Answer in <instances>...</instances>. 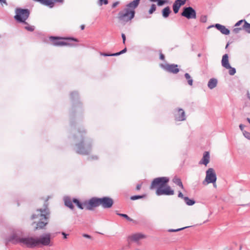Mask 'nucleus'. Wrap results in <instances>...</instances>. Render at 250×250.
Instances as JSON below:
<instances>
[{"instance_id":"f257e3e1","label":"nucleus","mask_w":250,"mask_h":250,"mask_svg":"<svg viewBox=\"0 0 250 250\" xmlns=\"http://www.w3.org/2000/svg\"><path fill=\"white\" fill-rule=\"evenodd\" d=\"M21 235L22 232L21 231L18 229L14 230L11 235L7 238L6 241L7 242H11L14 244L20 243L30 248L37 246L36 238L32 237L21 238Z\"/></svg>"},{"instance_id":"f03ea898","label":"nucleus","mask_w":250,"mask_h":250,"mask_svg":"<svg viewBox=\"0 0 250 250\" xmlns=\"http://www.w3.org/2000/svg\"><path fill=\"white\" fill-rule=\"evenodd\" d=\"M84 131H79L75 135L74 138L76 141H80V143L76 144V152L77 153L82 155H87L91 150V143L89 140H84L83 134Z\"/></svg>"},{"instance_id":"7ed1b4c3","label":"nucleus","mask_w":250,"mask_h":250,"mask_svg":"<svg viewBox=\"0 0 250 250\" xmlns=\"http://www.w3.org/2000/svg\"><path fill=\"white\" fill-rule=\"evenodd\" d=\"M140 0H134L127 4L125 8L119 13V19L125 22L131 20L134 17L135 9L138 6Z\"/></svg>"},{"instance_id":"20e7f679","label":"nucleus","mask_w":250,"mask_h":250,"mask_svg":"<svg viewBox=\"0 0 250 250\" xmlns=\"http://www.w3.org/2000/svg\"><path fill=\"white\" fill-rule=\"evenodd\" d=\"M49 215V211L47 205H44V208L37 209L36 213L32 216V219H37L38 222L36 225L35 230L43 229L48 224V219Z\"/></svg>"},{"instance_id":"39448f33","label":"nucleus","mask_w":250,"mask_h":250,"mask_svg":"<svg viewBox=\"0 0 250 250\" xmlns=\"http://www.w3.org/2000/svg\"><path fill=\"white\" fill-rule=\"evenodd\" d=\"M15 20L18 22L26 23L30 15V11L27 9L17 8L15 10Z\"/></svg>"},{"instance_id":"423d86ee","label":"nucleus","mask_w":250,"mask_h":250,"mask_svg":"<svg viewBox=\"0 0 250 250\" xmlns=\"http://www.w3.org/2000/svg\"><path fill=\"white\" fill-rule=\"evenodd\" d=\"M169 181V178L167 177H161L155 178L152 182L150 189H153L158 187H162Z\"/></svg>"},{"instance_id":"0eeeda50","label":"nucleus","mask_w":250,"mask_h":250,"mask_svg":"<svg viewBox=\"0 0 250 250\" xmlns=\"http://www.w3.org/2000/svg\"><path fill=\"white\" fill-rule=\"evenodd\" d=\"M216 179L217 177L214 169L212 168H209L206 171V177L203 181V184L207 185L210 183H214L216 182Z\"/></svg>"},{"instance_id":"6e6552de","label":"nucleus","mask_w":250,"mask_h":250,"mask_svg":"<svg viewBox=\"0 0 250 250\" xmlns=\"http://www.w3.org/2000/svg\"><path fill=\"white\" fill-rule=\"evenodd\" d=\"M36 241L37 246L39 245L43 246H51V234L49 233L43 234L39 237L36 238Z\"/></svg>"},{"instance_id":"1a4fd4ad","label":"nucleus","mask_w":250,"mask_h":250,"mask_svg":"<svg viewBox=\"0 0 250 250\" xmlns=\"http://www.w3.org/2000/svg\"><path fill=\"white\" fill-rule=\"evenodd\" d=\"M99 199L97 197H93L88 201L84 202V206L85 209L89 210H93L95 208L100 206Z\"/></svg>"},{"instance_id":"9d476101","label":"nucleus","mask_w":250,"mask_h":250,"mask_svg":"<svg viewBox=\"0 0 250 250\" xmlns=\"http://www.w3.org/2000/svg\"><path fill=\"white\" fill-rule=\"evenodd\" d=\"M50 40L53 41V44L55 46H64V45H67L69 44L67 43L66 42H63V41H58L59 40L61 39H63V40H72L75 42H78V40L74 38H60L58 37H54V36H51L50 37Z\"/></svg>"},{"instance_id":"9b49d317","label":"nucleus","mask_w":250,"mask_h":250,"mask_svg":"<svg viewBox=\"0 0 250 250\" xmlns=\"http://www.w3.org/2000/svg\"><path fill=\"white\" fill-rule=\"evenodd\" d=\"M182 16L185 17L188 19H195L196 18L195 10L191 7H184L183 11L181 13Z\"/></svg>"},{"instance_id":"f8f14e48","label":"nucleus","mask_w":250,"mask_h":250,"mask_svg":"<svg viewBox=\"0 0 250 250\" xmlns=\"http://www.w3.org/2000/svg\"><path fill=\"white\" fill-rule=\"evenodd\" d=\"M174 193V190L169 186L158 187L156 190V194L158 196L162 195H172Z\"/></svg>"},{"instance_id":"ddd939ff","label":"nucleus","mask_w":250,"mask_h":250,"mask_svg":"<svg viewBox=\"0 0 250 250\" xmlns=\"http://www.w3.org/2000/svg\"><path fill=\"white\" fill-rule=\"evenodd\" d=\"M100 206H101L104 208H110L113 204V200L112 198L108 197H104L99 198Z\"/></svg>"},{"instance_id":"4468645a","label":"nucleus","mask_w":250,"mask_h":250,"mask_svg":"<svg viewBox=\"0 0 250 250\" xmlns=\"http://www.w3.org/2000/svg\"><path fill=\"white\" fill-rule=\"evenodd\" d=\"M161 66L167 71L173 74H177L179 72V69L178 65L175 64H161Z\"/></svg>"},{"instance_id":"2eb2a0df","label":"nucleus","mask_w":250,"mask_h":250,"mask_svg":"<svg viewBox=\"0 0 250 250\" xmlns=\"http://www.w3.org/2000/svg\"><path fill=\"white\" fill-rule=\"evenodd\" d=\"M175 120L178 121H183L186 119L185 113L182 108H179L175 111Z\"/></svg>"},{"instance_id":"dca6fc26","label":"nucleus","mask_w":250,"mask_h":250,"mask_svg":"<svg viewBox=\"0 0 250 250\" xmlns=\"http://www.w3.org/2000/svg\"><path fill=\"white\" fill-rule=\"evenodd\" d=\"M146 237V235L141 233H134L128 236L127 241L128 242L133 241L137 242L140 240L145 238Z\"/></svg>"},{"instance_id":"f3484780","label":"nucleus","mask_w":250,"mask_h":250,"mask_svg":"<svg viewBox=\"0 0 250 250\" xmlns=\"http://www.w3.org/2000/svg\"><path fill=\"white\" fill-rule=\"evenodd\" d=\"M35 1L40 2L41 3L48 6L50 7H53L54 2H59L62 3L63 0H34Z\"/></svg>"},{"instance_id":"a211bd4d","label":"nucleus","mask_w":250,"mask_h":250,"mask_svg":"<svg viewBox=\"0 0 250 250\" xmlns=\"http://www.w3.org/2000/svg\"><path fill=\"white\" fill-rule=\"evenodd\" d=\"M210 161V155L208 151H205L203 157L199 162V165H204L207 166Z\"/></svg>"},{"instance_id":"6ab92c4d","label":"nucleus","mask_w":250,"mask_h":250,"mask_svg":"<svg viewBox=\"0 0 250 250\" xmlns=\"http://www.w3.org/2000/svg\"><path fill=\"white\" fill-rule=\"evenodd\" d=\"M184 4L185 3L184 1H182L181 0H176L172 5V8L174 13L175 14L177 13L179 11L180 7Z\"/></svg>"},{"instance_id":"aec40b11","label":"nucleus","mask_w":250,"mask_h":250,"mask_svg":"<svg viewBox=\"0 0 250 250\" xmlns=\"http://www.w3.org/2000/svg\"><path fill=\"white\" fill-rule=\"evenodd\" d=\"M221 62L222 66L226 69H229V68L230 67V65L229 62V57L228 54H225L223 56Z\"/></svg>"},{"instance_id":"412c9836","label":"nucleus","mask_w":250,"mask_h":250,"mask_svg":"<svg viewBox=\"0 0 250 250\" xmlns=\"http://www.w3.org/2000/svg\"><path fill=\"white\" fill-rule=\"evenodd\" d=\"M217 83L218 81L216 79H210L208 82V86L209 89H212L217 86Z\"/></svg>"},{"instance_id":"4be33fe9","label":"nucleus","mask_w":250,"mask_h":250,"mask_svg":"<svg viewBox=\"0 0 250 250\" xmlns=\"http://www.w3.org/2000/svg\"><path fill=\"white\" fill-rule=\"evenodd\" d=\"M171 10L169 7L167 6L163 9L162 16L164 18H167L169 16Z\"/></svg>"},{"instance_id":"5701e85b","label":"nucleus","mask_w":250,"mask_h":250,"mask_svg":"<svg viewBox=\"0 0 250 250\" xmlns=\"http://www.w3.org/2000/svg\"><path fill=\"white\" fill-rule=\"evenodd\" d=\"M220 32L224 35H229L230 31L229 29L227 28L225 26L220 24Z\"/></svg>"},{"instance_id":"b1692460","label":"nucleus","mask_w":250,"mask_h":250,"mask_svg":"<svg viewBox=\"0 0 250 250\" xmlns=\"http://www.w3.org/2000/svg\"><path fill=\"white\" fill-rule=\"evenodd\" d=\"M65 205L71 209H73L74 206L72 204V202L70 198L66 197L64 198Z\"/></svg>"},{"instance_id":"393cba45","label":"nucleus","mask_w":250,"mask_h":250,"mask_svg":"<svg viewBox=\"0 0 250 250\" xmlns=\"http://www.w3.org/2000/svg\"><path fill=\"white\" fill-rule=\"evenodd\" d=\"M184 200L186 203V204L188 206H192L194 205L195 203V201L192 199H190L188 197H185L184 198Z\"/></svg>"},{"instance_id":"a878e982","label":"nucleus","mask_w":250,"mask_h":250,"mask_svg":"<svg viewBox=\"0 0 250 250\" xmlns=\"http://www.w3.org/2000/svg\"><path fill=\"white\" fill-rule=\"evenodd\" d=\"M185 77L186 79L188 80V84L190 86L192 85L193 80H192V78L191 77V76H190V75L188 73H186L185 74Z\"/></svg>"},{"instance_id":"bb28decb","label":"nucleus","mask_w":250,"mask_h":250,"mask_svg":"<svg viewBox=\"0 0 250 250\" xmlns=\"http://www.w3.org/2000/svg\"><path fill=\"white\" fill-rule=\"evenodd\" d=\"M243 29L245 30L246 32L250 34V23L245 21V23L243 25Z\"/></svg>"},{"instance_id":"cd10ccee","label":"nucleus","mask_w":250,"mask_h":250,"mask_svg":"<svg viewBox=\"0 0 250 250\" xmlns=\"http://www.w3.org/2000/svg\"><path fill=\"white\" fill-rule=\"evenodd\" d=\"M173 182L178 185L179 187H180L182 188H184V187H183V184L181 181V180L178 178H176L175 177L173 179Z\"/></svg>"},{"instance_id":"c85d7f7f","label":"nucleus","mask_w":250,"mask_h":250,"mask_svg":"<svg viewBox=\"0 0 250 250\" xmlns=\"http://www.w3.org/2000/svg\"><path fill=\"white\" fill-rule=\"evenodd\" d=\"M24 24H25V26H24V28L29 31H33L35 29V27L34 26L30 25L27 22H26V23H23Z\"/></svg>"},{"instance_id":"c756f323","label":"nucleus","mask_w":250,"mask_h":250,"mask_svg":"<svg viewBox=\"0 0 250 250\" xmlns=\"http://www.w3.org/2000/svg\"><path fill=\"white\" fill-rule=\"evenodd\" d=\"M117 215H118L120 216L123 217L125 218L126 219H127L128 221H132V219L130 218L127 215L125 214H123V213H117Z\"/></svg>"},{"instance_id":"7c9ffc66","label":"nucleus","mask_w":250,"mask_h":250,"mask_svg":"<svg viewBox=\"0 0 250 250\" xmlns=\"http://www.w3.org/2000/svg\"><path fill=\"white\" fill-rule=\"evenodd\" d=\"M145 197V195H134L130 197V199L132 200H135L139 199H141Z\"/></svg>"},{"instance_id":"2f4dec72","label":"nucleus","mask_w":250,"mask_h":250,"mask_svg":"<svg viewBox=\"0 0 250 250\" xmlns=\"http://www.w3.org/2000/svg\"><path fill=\"white\" fill-rule=\"evenodd\" d=\"M188 228V227H183L182 228L178 229H169L168 230V232H177L182 230L186 228Z\"/></svg>"},{"instance_id":"473e14b6","label":"nucleus","mask_w":250,"mask_h":250,"mask_svg":"<svg viewBox=\"0 0 250 250\" xmlns=\"http://www.w3.org/2000/svg\"><path fill=\"white\" fill-rule=\"evenodd\" d=\"M229 73L230 75H234L236 73V70L235 68L230 66V68H229Z\"/></svg>"},{"instance_id":"72a5a7b5","label":"nucleus","mask_w":250,"mask_h":250,"mask_svg":"<svg viewBox=\"0 0 250 250\" xmlns=\"http://www.w3.org/2000/svg\"><path fill=\"white\" fill-rule=\"evenodd\" d=\"M156 5L154 4H152L151 5L150 9L149 10V13L150 14H152L156 10Z\"/></svg>"},{"instance_id":"f704fd0d","label":"nucleus","mask_w":250,"mask_h":250,"mask_svg":"<svg viewBox=\"0 0 250 250\" xmlns=\"http://www.w3.org/2000/svg\"><path fill=\"white\" fill-rule=\"evenodd\" d=\"M242 29H243V26L242 27H236L233 29L232 32L234 33L235 34H237L239 33V32Z\"/></svg>"},{"instance_id":"c9c22d12","label":"nucleus","mask_w":250,"mask_h":250,"mask_svg":"<svg viewBox=\"0 0 250 250\" xmlns=\"http://www.w3.org/2000/svg\"><path fill=\"white\" fill-rule=\"evenodd\" d=\"M107 3H108L107 0H99V3H98V4L100 6L102 5L103 4L106 5Z\"/></svg>"},{"instance_id":"e433bc0d","label":"nucleus","mask_w":250,"mask_h":250,"mask_svg":"<svg viewBox=\"0 0 250 250\" xmlns=\"http://www.w3.org/2000/svg\"><path fill=\"white\" fill-rule=\"evenodd\" d=\"M71 97L72 99H74V98H77L78 97V94L77 92H73L71 93Z\"/></svg>"},{"instance_id":"4c0bfd02","label":"nucleus","mask_w":250,"mask_h":250,"mask_svg":"<svg viewBox=\"0 0 250 250\" xmlns=\"http://www.w3.org/2000/svg\"><path fill=\"white\" fill-rule=\"evenodd\" d=\"M126 52V48H125L123 50H122V51H120L119 52L114 53V55H115V56H118V55H120L121 54H122L123 53H125Z\"/></svg>"},{"instance_id":"58836bf2","label":"nucleus","mask_w":250,"mask_h":250,"mask_svg":"<svg viewBox=\"0 0 250 250\" xmlns=\"http://www.w3.org/2000/svg\"><path fill=\"white\" fill-rule=\"evenodd\" d=\"M243 135L244 136L247 138L248 139L250 140V133L246 131H243Z\"/></svg>"},{"instance_id":"ea45409f","label":"nucleus","mask_w":250,"mask_h":250,"mask_svg":"<svg viewBox=\"0 0 250 250\" xmlns=\"http://www.w3.org/2000/svg\"><path fill=\"white\" fill-rule=\"evenodd\" d=\"M77 206L79 208H80L81 209H83L84 208L85 209V207L84 206V202L83 203H81V202H80V203L78 205H77Z\"/></svg>"},{"instance_id":"a19ab883","label":"nucleus","mask_w":250,"mask_h":250,"mask_svg":"<svg viewBox=\"0 0 250 250\" xmlns=\"http://www.w3.org/2000/svg\"><path fill=\"white\" fill-rule=\"evenodd\" d=\"M245 21H246L245 20H242L239 21L238 22H237L235 23V26H239L241 24V23L242 22H244V23Z\"/></svg>"},{"instance_id":"79ce46f5","label":"nucleus","mask_w":250,"mask_h":250,"mask_svg":"<svg viewBox=\"0 0 250 250\" xmlns=\"http://www.w3.org/2000/svg\"><path fill=\"white\" fill-rule=\"evenodd\" d=\"M101 55L102 56H115V55H114V53L113 54H108V53H101Z\"/></svg>"},{"instance_id":"37998d69","label":"nucleus","mask_w":250,"mask_h":250,"mask_svg":"<svg viewBox=\"0 0 250 250\" xmlns=\"http://www.w3.org/2000/svg\"><path fill=\"white\" fill-rule=\"evenodd\" d=\"M157 1H158V5L159 6H162L166 2V1L164 0H158Z\"/></svg>"},{"instance_id":"c03bdc74","label":"nucleus","mask_w":250,"mask_h":250,"mask_svg":"<svg viewBox=\"0 0 250 250\" xmlns=\"http://www.w3.org/2000/svg\"><path fill=\"white\" fill-rule=\"evenodd\" d=\"M0 3L2 6H3V4H4L5 5H8L6 0H0Z\"/></svg>"},{"instance_id":"a18cd8bd","label":"nucleus","mask_w":250,"mask_h":250,"mask_svg":"<svg viewBox=\"0 0 250 250\" xmlns=\"http://www.w3.org/2000/svg\"><path fill=\"white\" fill-rule=\"evenodd\" d=\"M207 18L206 16H204L201 17V22H206L207 21Z\"/></svg>"},{"instance_id":"49530a36","label":"nucleus","mask_w":250,"mask_h":250,"mask_svg":"<svg viewBox=\"0 0 250 250\" xmlns=\"http://www.w3.org/2000/svg\"><path fill=\"white\" fill-rule=\"evenodd\" d=\"M214 26L216 28V29L219 30V23H216V24H215V25H210V26H208V29H209L211 27H213Z\"/></svg>"},{"instance_id":"de8ad7c7","label":"nucleus","mask_w":250,"mask_h":250,"mask_svg":"<svg viewBox=\"0 0 250 250\" xmlns=\"http://www.w3.org/2000/svg\"><path fill=\"white\" fill-rule=\"evenodd\" d=\"M122 38L123 39V43L125 44V42L126 38H125V35L124 34H123V33L122 34Z\"/></svg>"},{"instance_id":"09e8293b","label":"nucleus","mask_w":250,"mask_h":250,"mask_svg":"<svg viewBox=\"0 0 250 250\" xmlns=\"http://www.w3.org/2000/svg\"><path fill=\"white\" fill-rule=\"evenodd\" d=\"M73 203L76 204V205H78L80 203V201L77 199H73Z\"/></svg>"},{"instance_id":"8fccbe9b","label":"nucleus","mask_w":250,"mask_h":250,"mask_svg":"<svg viewBox=\"0 0 250 250\" xmlns=\"http://www.w3.org/2000/svg\"><path fill=\"white\" fill-rule=\"evenodd\" d=\"M244 127H245V125H243V124H240V125H239V128H240V129H241V130L243 132V131H244Z\"/></svg>"},{"instance_id":"3c124183","label":"nucleus","mask_w":250,"mask_h":250,"mask_svg":"<svg viewBox=\"0 0 250 250\" xmlns=\"http://www.w3.org/2000/svg\"><path fill=\"white\" fill-rule=\"evenodd\" d=\"M178 197L179 198H183V199H184V198L185 197H184V195H183V193L181 192H180V191L179 192Z\"/></svg>"},{"instance_id":"603ef678","label":"nucleus","mask_w":250,"mask_h":250,"mask_svg":"<svg viewBox=\"0 0 250 250\" xmlns=\"http://www.w3.org/2000/svg\"><path fill=\"white\" fill-rule=\"evenodd\" d=\"M119 4V2L118 1H116L114 3H113L112 4V8H115Z\"/></svg>"},{"instance_id":"864d4df0","label":"nucleus","mask_w":250,"mask_h":250,"mask_svg":"<svg viewBox=\"0 0 250 250\" xmlns=\"http://www.w3.org/2000/svg\"><path fill=\"white\" fill-rule=\"evenodd\" d=\"M83 236L84 237H85V238H89V239H90L91 238V237L90 235H89L88 234H83Z\"/></svg>"},{"instance_id":"5fc2aeb1","label":"nucleus","mask_w":250,"mask_h":250,"mask_svg":"<svg viewBox=\"0 0 250 250\" xmlns=\"http://www.w3.org/2000/svg\"><path fill=\"white\" fill-rule=\"evenodd\" d=\"M164 58H165V56L163 54L161 53L160 55V59L162 60H164Z\"/></svg>"},{"instance_id":"6e6d98bb","label":"nucleus","mask_w":250,"mask_h":250,"mask_svg":"<svg viewBox=\"0 0 250 250\" xmlns=\"http://www.w3.org/2000/svg\"><path fill=\"white\" fill-rule=\"evenodd\" d=\"M141 185L138 184V185H137V186H136V189L137 190H140L141 189Z\"/></svg>"},{"instance_id":"4d7b16f0","label":"nucleus","mask_w":250,"mask_h":250,"mask_svg":"<svg viewBox=\"0 0 250 250\" xmlns=\"http://www.w3.org/2000/svg\"><path fill=\"white\" fill-rule=\"evenodd\" d=\"M62 235L63 236V238H64V239H66V238H67V234H66V233H65V232H62Z\"/></svg>"},{"instance_id":"13d9d810","label":"nucleus","mask_w":250,"mask_h":250,"mask_svg":"<svg viewBox=\"0 0 250 250\" xmlns=\"http://www.w3.org/2000/svg\"><path fill=\"white\" fill-rule=\"evenodd\" d=\"M85 26L83 24L81 25V28L82 30H83L84 29Z\"/></svg>"},{"instance_id":"bf43d9fd","label":"nucleus","mask_w":250,"mask_h":250,"mask_svg":"<svg viewBox=\"0 0 250 250\" xmlns=\"http://www.w3.org/2000/svg\"><path fill=\"white\" fill-rule=\"evenodd\" d=\"M247 121L249 122V123H250V118H248L247 119Z\"/></svg>"},{"instance_id":"052dcab7","label":"nucleus","mask_w":250,"mask_h":250,"mask_svg":"<svg viewBox=\"0 0 250 250\" xmlns=\"http://www.w3.org/2000/svg\"><path fill=\"white\" fill-rule=\"evenodd\" d=\"M149 0L151 1H152V2H155V1H157L158 0Z\"/></svg>"},{"instance_id":"680f3d73","label":"nucleus","mask_w":250,"mask_h":250,"mask_svg":"<svg viewBox=\"0 0 250 250\" xmlns=\"http://www.w3.org/2000/svg\"><path fill=\"white\" fill-rule=\"evenodd\" d=\"M213 186L215 188H216L217 187V186L215 184V183H213Z\"/></svg>"},{"instance_id":"e2e57ef3","label":"nucleus","mask_w":250,"mask_h":250,"mask_svg":"<svg viewBox=\"0 0 250 250\" xmlns=\"http://www.w3.org/2000/svg\"><path fill=\"white\" fill-rule=\"evenodd\" d=\"M93 159H97L98 158L97 156H95L94 157H93Z\"/></svg>"},{"instance_id":"0e129e2a","label":"nucleus","mask_w":250,"mask_h":250,"mask_svg":"<svg viewBox=\"0 0 250 250\" xmlns=\"http://www.w3.org/2000/svg\"><path fill=\"white\" fill-rule=\"evenodd\" d=\"M248 98L250 99V94L249 92H248Z\"/></svg>"},{"instance_id":"69168bd1","label":"nucleus","mask_w":250,"mask_h":250,"mask_svg":"<svg viewBox=\"0 0 250 250\" xmlns=\"http://www.w3.org/2000/svg\"><path fill=\"white\" fill-rule=\"evenodd\" d=\"M228 45H229V44H227L226 45V47H227Z\"/></svg>"}]
</instances>
